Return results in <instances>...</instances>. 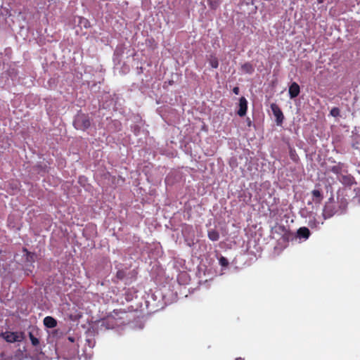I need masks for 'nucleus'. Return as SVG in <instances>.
<instances>
[{"label": "nucleus", "instance_id": "nucleus-20", "mask_svg": "<svg viewBox=\"0 0 360 360\" xmlns=\"http://www.w3.org/2000/svg\"><path fill=\"white\" fill-rule=\"evenodd\" d=\"M22 251H23V252L25 253V255L27 256V260L30 261V259H32V258L34 257V254L33 253L29 252L27 250V249L25 248H23Z\"/></svg>", "mask_w": 360, "mask_h": 360}, {"label": "nucleus", "instance_id": "nucleus-11", "mask_svg": "<svg viewBox=\"0 0 360 360\" xmlns=\"http://www.w3.org/2000/svg\"><path fill=\"white\" fill-rule=\"evenodd\" d=\"M37 333V330H33L29 332V338L34 347H37L39 345V340L36 336Z\"/></svg>", "mask_w": 360, "mask_h": 360}, {"label": "nucleus", "instance_id": "nucleus-18", "mask_svg": "<svg viewBox=\"0 0 360 360\" xmlns=\"http://www.w3.org/2000/svg\"><path fill=\"white\" fill-rule=\"evenodd\" d=\"M340 110L337 107H334L331 109L330 112V114L333 116V117H338L340 116Z\"/></svg>", "mask_w": 360, "mask_h": 360}, {"label": "nucleus", "instance_id": "nucleus-8", "mask_svg": "<svg viewBox=\"0 0 360 360\" xmlns=\"http://www.w3.org/2000/svg\"><path fill=\"white\" fill-rule=\"evenodd\" d=\"M297 236L299 238H303L304 240H307L310 236V231L309 229L305 226L300 227L297 231Z\"/></svg>", "mask_w": 360, "mask_h": 360}, {"label": "nucleus", "instance_id": "nucleus-17", "mask_svg": "<svg viewBox=\"0 0 360 360\" xmlns=\"http://www.w3.org/2000/svg\"><path fill=\"white\" fill-rule=\"evenodd\" d=\"M309 227L311 229H319V221H316V219L315 218H314L313 219H310L309 221V223H308Z\"/></svg>", "mask_w": 360, "mask_h": 360}, {"label": "nucleus", "instance_id": "nucleus-21", "mask_svg": "<svg viewBox=\"0 0 360 360\" xmlns=\"http://www.w3.org/2000/svg\"><path fill=\"white\" fill-rule=\"evenodd\" d=\"M80 23H83V24H84V27H86V28H87V27H90V23H89V22L86 19H85V18H82V19H81V20H80Z\"/></svg>", "mask_w": 360, "mask_h": 360}, {"label": "nucleus", "instance_id": "nucleus-23", "mask_svg": "<svg viewBox=\"0 0 360 360\" xmlns=\"http://www.w3.org/2000/svg\"><path fill=\"white\" fill-rule=\"evenodd\" d=\"M236 360H244V358L238 357V358L236 359Z\"/></svg>", "mask_w": 360, "mask_h": 360}, {"label": "nucleus", "instance_id": "nucleus-6", "mask_svg": "<svg viewBox=\"0 0 360 360\" xmlns=\"http://www.w3.org/2000/svg\"><path fill=\"white\" fill-rule=\"evenodd\" d=\"M289 96L290 98H294L298 96L300 93V88L297 83L292 82L289 86Z\"/></svg>", "mask_w": 360, "mask_h": 360}, {"label": "nucleus", "instance_id": "nucleus-12", "mask_svg": "<svg viewBox=\"0 0 360 360\" xmlns=\"http://www.w3.org/2000/svg\"><path fill=\"white\" fill-rule=\"evenodd\" d=\"M241 70L246 74L251 75L254 72L255 68L250 63L247 62L241 65Z\"/></svg>", "mask_w": 360, "mask_h": 360}, {"label": "nucleus", "instance_id": "nucleus-7", "mask_svg": "<svg viewBox=\"0 0 360 360\" xmlns=\"http://www.w3.org/2000/svg\"><path fill=\"white\" fill-rule=\"evenodd\" d=\"M338 179L345 186H352L354 183V179L351 174H341Z\"/></svg>", "mask_w": 360, "mask_h": 360}, {"label": "nucleus", "instance_id": "nucleus-19", "mask_svg": "<svg viewBox=\"0 0 360 360\" xmlns=\"http://www.w3.org/2000/svg\"><path fill=\"white\" fill-rule=\"evenodd\" d=\"M219 264L222 266H227L229 265V261L228 259L224 257H221L219 259Z\"/></svg>", "mask_w": 360, "mask_h": 360}, {"label": "nucleus", "instance_id": "nucleus-9", "mask_svg": "<svg viewBox=\"0 0 360 360\" xmlns=\"http://www.w3.org/2000/svg\"><path fill=\"white\" fill-rule=\"evenodd\" d=\"M312 195V200L316 204H320L321 201L323 200V195L321 190L319 189H314L311 191Z\"/></svg>", "mask_w": 360, "mask_h": 360}, {"label": "nucleus", "instance_id": "nucleus-2", "mask_svg": "<svg viewBox=\"0 0 360 360\" xmlns=\"http://www.w3.org/2000/svg\"><path fill=\"white\" fill-rule=\"evenodd\" d=\"M76 129L85 131L91 126V120L88 115L81 113L78 114L73 122Z\"/></svg>", "mask_w": 360, "mask_h": 360}, {"label": "nucleus", "instance_id": "nucleus-13", "mask_svg": "<svg viewBox=\"0 0 360 360\" xmlns=\"http://www.w3.org/2000/svg\"><path fill=\"white\" fill-rule=\"evenodd\" d=\"M207 236L212 241H217L219 239V233L215 229H211L208 231Z\"/></svg>", "mask_w": 360, "mask_h": 360}, {"label": "nucleus", "instance_id": "nucleus-5", "mask_svg": "<svg viewBox=\"0 0 360 360\" xmlns=\"http://www.w3.org/2000/svg\"><path fill=\"white\" fill-rule=\"evenodd\" d=\"M248 110V101L245 97H241L239 99V109L237 112L240 117H243L246 115Z\"/></svg>", "mask_w": 360, "mask_h": 360}, {"label": "nucleus", "instance_id": "nucleus-22", "mask_svg": "<svg viewBox=\"0 0 360 360\" xmlns=\"http://www.w3.org/2000/svg\"><path fill=\"white\" fill-rule=\"evenodd\" d=\"M233 92L234 94L236 95H238L239 93H240V89H239V87L238 86H235L233 87Z\"/></svg>", "mask_w": 360, "mask_h": 360}, {"label": "nucleus", "instance_id": "nucleus-14", "mask_svg": "<svg viewBox=\"0 0 360 360\" xmlns=\"http://www.w3.org/2000/svg\"><path fill=\"white\" fill-rule=\"evenodd\" d=\"M126 276V272L123 269H120L117 271L115 279L112 280L114 283H117L118 281L123 280Z\"/></svg>", "mask_w": 360, "mask_h": 360}, {"label": "nucleus", "instance_id": "nucleus-1", "mask_svg": "<svg viewBox=\"0 0 360 360\" xmlns=\"http://www.w3.org/2000/svg\"><path fill=\"white\" fill-rule=\"evenodd\" d=\"M347 208V202L345 198H338L335 201L333 198H330L323 207L322 215L324 219H330L335 214H344Z\"/></svg>", "mask_w": 360, "mask_h": 360}, {"label": "nucleus", "instance_id": "nucleus-4", "mask_svg": "<svg viewBox=\"0 0 360 360\" xmlns=\"http://www.w3.org/2000/svg\"><path fill=\"white\" fill-rule=\"evenodd\" d=\"M271 109L272 110L274 115L276 117V124L278 125L281 124L284 120V116L279 106L276 103H271Z\"/></svg>", "mask_w": 360, "mask_h": 360}, {"label": "nucleus", "instance_id": "nucleus-16", "mask_svg": "<svg viewBox=\"0 0 360 360\" xmlns=\"http://www.w3.org/2000/svg\"><path fill=\"white\" fill-rule=\"evenodd\" d=\"M210 65L212 68H217L219 66V61L217 57L211 56L209 60Z\"/></svg>", "mask_w": 360, "mask_h": 360}, {"label": "nucleus", "instance_id": "nucleus-10", "mask_svg": "<svg viewBox=\"0 0 360 360\" xmlns=\"http://www.w3.org/2000/svg\"><path fill=\"white\" fill-rule=\"evenodd\" d=\"M44 324L46 328H53L57 326V321L52 316H46L44 319Z\"/></svg>", "mask_w": 360, "mask_h": 360}, {"label": "nucleus", "instance_id": "nucleus-15", "mask_svg": "<svg viewBox=\"0 0 360 360\" xmlns=\"http://www.w3.org/2000/svg\"><path fill=\"white\" fill-rule=\"evenodd\" d=\"M343 165L341 163H338L336 165H334L331 167V172L337 175H341L342 169Z\"/></svg>", "mask_w": 360, "mask_h": 360}, {"label": "nucleus", "instance_id": "nucleus-3", "mask_svg": "<svg viewBox=\"0 0 360 360\" xmlns=\"http://www.w3.org/2000/svg\"><path fill=\"white\" fill-rule=\"evenodd\" d=\"M1 335L6 342L10 343L21 342L25 338L24 333L22 332L18 333L6 331L3 333Z\"/></svg>", "mask_w": 360, "mask_h": 360}]
</instances>
